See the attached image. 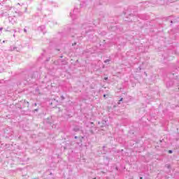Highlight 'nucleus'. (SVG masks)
<instances>
[{
	"label": "nucleus",
	"mask_w": 179,
	"mask_h": 179,
	"mask_svg": "<svg viewBox=\"0 0 179 179\" xmlns=\"http://www.w3.org/2000/svg\"><path fill=\"white\" fill-rule=\"evenodd\" d=\"M14 33H16V29H14Z\"/></svg>",
	"instance_id": "6ab92c4d"
},
{
	"label": "nucleus",
	"mask_w": 179,
	"mask_h": 179,
	"mask_svg": "<svg viewBox=\"0 0 179 179\" xmlns=\"http://www.w3.org/2000/svg\"><path fill=\"white\" fill-rule=\"evenodd\" d=\"M74 138H75V139H78V136H75Z\"/></svg>",
	"instance_id": "f3484780"
},
{
	"label": "nucleus",
	"mask_w": 179,
	"mask_h": 179,
	"mask_svg": "<svg viewBox=\"0 0 179 179\" xmlns=\"http://www.w3.org/2000/svg\"><path fill=\"white\" fill-rule=\"evenodd\" d=\"M103 79H104V80H108V78H107V77H105Z\"/></svg>",
	"instance_id": "9b49d317"
},
{
	"label": "nucleus",
	"mask_w": 179,
	"mask_h": 179,
	"mask_svg": "<svg viewBox=\"0 0 179 179\" xmlns=\"http://www.w3.org/2000/svg\"><path fill=\"white\" fill-rule=\"evenodd\" d=\"M70 16L71 17V19L73 20H75V19H78L79 16H80V10L79 8H74V10L70 13Z\"/></svg>",
	"instance_id": "f03ea898"
},
{
	"label": "nucleus",
	"mask_w": 179,
	"mask_h": 179,
	"mask_svg": "<svg viewBox=\"0 0 179 179\" xmlns=\"http://www.w3.org/2000/svg\"><path fill=\"white\" fill-rule=\"evenodd\" d=\"M15 50H16V48H13V47H10V51H15Z\"/></svg>",
	"instance_id": "39448f33"
},
{
	"label": "nucleus",
	"mask_w": 179,
	"mask_h": 179,
	"mask_svg": "<svg viewBox=\"0 0 179 179\" xmlns=\"http://www.w3.org/2000/svg\"><path fill=\"white\" fill-rule=\"evenodd\" d=\"M3 1H5V0H0V2H3Z\"/></svg>",
	"instance_id": "2eb2a0df"
},
{
	"label": "nucleus",
	"mask_w": 179,
	"mask_h": 179,
	"mask_svg": "<svg viewBox=\"0 0 179 179\" xmlns=\"http://www.w3.org/2000/svg\"><path fill=\"white\" fill-rule=\"evenodd\" d=\"M24 33H27V29H24Z\"/></svg>",
	"instance_id": "f8f14e48"
},
{
	"label": "nucleus",
	"mask_w": 179,
	"mask_h": 179,
	"mask_svg": "<svg viewBox=\"0 0 179 179\" xmlns=\"http://www.w3.org/2000/svg\"><path fill=\"white\" fill-rule=\"evenodd\" d=\"M39 29H40V30H44L45 29V26H41L40 27H39Z\"/></svg>",
	"instance_id": "20e7f679"
},
{
	"label": "nucleus",
	"mask_w": 179,
	"mask_h": 179,
	"mask_svg": "<svg viewBox=\"0 0 179 179\" xmlns=\"http://www.w3.org/2000/svg\"><path fill=\"white\" fill-rule=\"evenodd\" d=\"M76 132H78V131H79V129H73Z\"/></svg>",
	"instance_id": "9d476101"
},
{
	"label": "nucleus",
	"mask_w": 179,
	"mask_h": 179,
	"mask_svg": "<svg viewBox=\"0 0 179 179\" xmlns=\"http://www.w3.org/2000/svg\"><path fill=\"white\" fill-rule=\"evenodd\" d=\"M80 31H81V34H83V36H85L86 33H89V31H92V26H90V24H84L82 25L80 28Z\"/></svg>",
	"instance_id": "f257e3e1"
},
{
	"label": "nucleus",
	"mask_w": 179,
	"mask_h": 179,
	"mask_svg": "<svg viewBox=\"0 0 179 179\" xmlns=\"http://www.w3.org/2000/svg\"><path fill=\"white\" fill-rule=\"evenodd\" d=\"M13 37H15V34L13 35Z\"/></svg>",
	"instance_id": "393cba45"
},
{
	"label": "nucleus",
	"mask_w": 179,
	"mask_h": 179,
	"mask_svg": "<svg viewBox=\"0 0 179 179\" xmlns=\"http://www.w3.org/2000/svg\"><path fill=\"white\" fill-rule=\"evenodd\" d=\"M104 62H105V64H107V63L110 62V59H106L104 61Z\"/></svg>",
	"instance_id": "6e6552de"
},
{
	"label": "nucleus",
	"mask_w": 179,
	"mask_h": 179,
	"mask_svg": "<svg viewBox=\"0 0 179 179\" xmlns=\"http://www.w3.org/2000/svg\"><path fill=\"white\" fill-rule=\"evenodd\" d=\"M103 97H106V94L103 95Z\"/></svg>",
	"instance_id": "5701e85b"
},
{
	"label": "nucleus",
	"mask_w": 179,
	"mask_h": 179,
	"mask_svg": "<svg viewBox=\"0 0 179 179\" xmlns=\"http://www.w3.org/2000/svg\"><path fill=\"white\" fill-rule=\"evenodd\" d=\"M2 30H3V27H0V31H2Z\"/></svg>",
	"instance_id": "4468645a"
},
{
	"label": "nucleus",
	"mask_w": 179,
	"mask_h": 179,
	"mask_svg": "<svg viewBox=\"0 0 179 179\" xmlns=\"http://www.w3.org/2000/svg\"><path fill=\"white\" fill-rule=\"evenodd\" d=\"M0 16H1V17H3V16H5V13L1 12V13H0Z\"/></svg>",
	"instance_id": "423d86ee"
},
{
	"label": "nucleus",
	"mask_w": 179,
	"mask_h": 179,
	"mask_svg": "<svg viewBox=\"0 0 179 179\" xmlns=\"http://www.w3.org/2000/svg\"><path fill=\"white\" fill-rule=\"evenodd\" d=\"M8 20L10 23H11L12 24H15V23H16V20H15V18L13 17H9Z\"/></svg>",
	"instance_id": "7ed1b4c3"
},
{
	"label": "nucleus",
	"mask_w": 179,
	"mask_h": 179,
	"mask_svg": "<svg viewBox=\"0 0 179 179\" xmlns=\"http://www.w3.org/2000/svg\"><path fill=\"white\" fill-rule=\"evenodd\" d=\"M120 101H122V98L120 100Z\"/></svg>",
	"instance_id": "4be33fe9"
},
{
	"label": "nucleus",
	"mask_w": 179,
	"mask_h": 179,
	"mask_svg": "<svg viewBox=\"0 0 179 179\" xmlns=\"http://www.w3.org/2000/svg\"><path fill=\"white\" fill-rule=\"evenodd\" d=\"M25 12H27V8H25Z\"/></svg>",
	"instance_id": "a211bd4d"
},
{
	"label": "nucleus",
	"mask_w": 179,
	"mask_h": 179,
	"mask_svg": "<svg viewBox=\"0 0 179 179\" xmlns=\"http://www.w3.org/2000/svg\"><path fill=\"white\" fill-rule=\"evenodd\" d=\"M6 10L12 9V7H9L8 6H6Z\"/></svg>",
	"instance_id": "0eeeda50"
},
{
	"label": "nucleus",
	"mask_w": 179,
	"mask_h": 179,
	"mask_svg": "<svg viewBox=\"0 0 179 179\" xmlns=\"http://www.w3.org/2000/svg\"><path fill=\"white\" fill-rule=\"evenodd\" d=\"M3 43H5V41H3Z\"/></svg>",
	"instance_id": "b1692460"
},
{
	"label": "nucleus",
	"mask_w": 179,
	"mask_h": 179,
	"mask_svg": "<svg viewBox=\"0 0 179 179\" xmlns=\"http://www.w3.org/2000/svg\"><path fill=\"white\" fill-rule=\"evenodd\" d=\"M169 153H173V150H169Z\"/></svg>",
	"instance_id": "ddd939ff"
},
{
	"label": "nucleus",
	"mask_w": 179,
	"mask_h": 179,
	"mask_svg": "<svg viewBox=\"0 0 179 179\" xmlns=\"http://www.w3.org/2000/svg\"><path fill=\"white\" fill-rule=\"evenodd\" d=\"M73 45H76V43H75L74 44H73Z\"/></svg>",
	"instance_id": "aec40b11"
},
{
	"label": "nucleus",
	"mask_w": 179,
	"mask_h": 179,
	"mask_svg": "<svg viewBox=\"0 0 179 179\" xmlns=\"http://www.w3.org/2000/svg\"><path fill=\"white\" fill-rule=\"evenodd\" d=\"M19 16H22L23 15V13H17Z\"/></svg>",
	"instance_id": "1a4fd4ad"
},
{
	"label": "nucleus",
	"mask_w": 179,
	"mask_h": 179,
	"mask_svg": "<svg viewBox=\"0 0 179 179\" xmlns=\"http://www.w3.org/2000/svg\"><path fill=\"white\" fill-rule=\"evenodd\" d=\"M70 31H73V29H70Z\"/></svg>",
	"instance_id": "dca6fc26"
},
{
	"label": "nucleus",
	"mask_w": 179,
	"mask_h": 179,
	"mask_svg": "<svg viewBox=\"0 0 179 179\" xmlns=\"http://www.w3.org/2000/svg\"><path fill=\"white\" fill-rule=\"evenodd\" d=\"M171 24H173V21H171Z\"/></svg>",
	"instance_id": "412c9836"
}]
</instances>
